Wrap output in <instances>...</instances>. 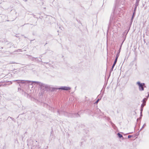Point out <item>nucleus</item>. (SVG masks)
I'll use <instances>...</instances> for the list:
<instances>
[{
    "instance_id": "nucleus-19",
    "label": "nucleus",
    "mask_w": 149,
    "mask_h": 149,
    "mask_svg": "<svg viewBox=\"0 0 149 149\" xmlns=\"http://www.w3.org/2000/svg\"><path fill=\"white\" fill-rule=\"evenodd\" d=\"M83 143V141H82L81 143V144H80V146H81L82 145Z\"/></svg>"
},
{
    "instance_id": "nucleus-29",
    "label": "nucleus",
    "mask_w": 149,
    "mask_h": 149,
    "mask_svg": "<svg viewBox=\"0 0 149 149\" xmlns=\"http://www.w3.org/2000/svg\"><path fill=\"white\" fill-rule=\"evenodd\" d=\"M1 86V85H0V87Z\"/></svg>"
},
{
    "instance_id": "nucleus-11",
    "label": "nucleus",
    "mask_w": 149,
    "mask_h": 149,
    "mask_svg": "<svg viewBox=\"0 0 149 149\" xmlns=\"http://www.w3.org/2000/svg\"><path fill=\"white\" fill-rule=\"evenodd\" d=\"M24 96L26 97H27L28 95V94L27 93H26L25 92H24Z\"/></svg>"
},
{
    "instance_id": "nucleus-12",
    "label": "nucleus",
    "mask_w": 149,
    "mask_h": 149,
    "mask_svg": "<svg viewBox=\"0 0 149 149\" xmlns=\"http://www.w3.org/2000/svg\"><path fill=\"white\" fill-rule=\"evenodd\" d=\"M12 84L11 81H8L6 83V85H10Z\"/></svg>"
},
{
    "instance_id": "nucleus-24",
    "label": "nucleus",
    "mask_w": 149,
    "mask_h": 149,
    "mask_svg": "<svg viewBox=\"0 0 149 149\" xmlns=\"http://www.w3.org/2000/svg\"><path fill=\"white\" fill-rule=\"evenodd\" d=\"M6 85H6V84H4L3 85H2L3 86H5Z\"/></svg>"
},
{
    "instance_id": "nucleus-21",
    "label": "nucleus",
    "mask_w": 149,
    "mask_h": 149,
    "mask_svg": "<svg viewBox=\"0 0 149 149\" xmlns=\"http://www.w3.org/2000/svg\"><path fill=\"white\" fill-rule=\"evenodd\" d=\"M18 52V50H15V51H14V52Z\"/></svg>"
},
{
    "instance_id": "nucleus-15",
    "label": "nucleus",
    "mask_w": 149,
    "mask_h": 149,
    "mask_svg": "<svg viewBox=\"0 0 149 149\" xmlns=\"http://www.w3.org/2000/svg\"><path fill=\"white\" fill-rule=\"evenodd\" d=\"M117 59H116H116H115V62H114V64H116V62H117Z\"/></svg>"
},
{
    "instance_id": "nucleus-16",
    "label": "nucleus",
    "mask_w": 149,
    "mask_h": 149,
    "mask_svg": "<svg viewBox=\"0 0 149 149\" xmlns=\"http://www.w3.org/2000/svg\"><path fill=\"white\" fill-rule=\"evenodd\" d=\"M36 61H37L38 62H40L41 61V60H39L38 59V58H37V59L36 60Z\"/></svg>"
},
{
    "instance_id": "nucleus-2",
    "label": "nucleus",
    "mask_w": 149,
    "mask_h": 149,
    "mask_svg": "<svg viewBox=\"0 0 149 149\" xmlns=\"http://www.w3.org/2000/svg\"><path fill=\"white\" fill-rule=\"evenodd\" d=\"M0 42H2L4 45V46L6 48L10 47L12 45L11 43L9 42L6 39L3 38L0 39Z\"/></svg>"
},
{
    "instance_id": "nucleus-6",
    "label": "nucleus",
    "mask_w": 149,
    "mask_h": 149,
    "mask_svg": "<svg viewBox=\"0 0 149 149\" xmlns=\"http://www.w3.org/2000/svg\"><path fill=\"white\" fill-rule=\"evenodd\" d=\"M58 89L65 91H68L70 90L71 88L70 87H68L61 86V87L59 88Z\"/></svg>"
},
{
    "instance_id": "nucleus-7",
    "label": "nucleus",
    "mask_w": 149,
    "mask_h": 149,
    "mask_svg": "<svg viewBox=\"0 0 149 149\" xmlns=\"http://www.w3.org/2000/svg\"><path fill=\"white\" fill-rule=\"evenodd\" d=\"M18 92H19L20 93H21L22 95L24 94V91L22 90L20 88H18Z\"/></svg>"
},
{
    "instance_id": "nucleus-5",
    "label": "nucleus",
    "mask_w": 149,
    "mask_h": 149,
    "mask_svg": "<svg viewBox=\"0 0 149 149\" xmlns=\"http://www.w3.org/2000/svg\"><path fill=\"white\" fill-rule=\"evenodd\" d=\"M13 81H17V83H18V84H19L20 83H22V84L25 83L26 82H27L28 83H29V82H31V81H28V80L25 81V80H14Z\"/></svg>"
},
{
    "instance_id": "nucleus-10",
    "label": "nucleus",
    "mask_w": 149,
    "mask_h": 149,
    "mask_svg": "<svg viewBox=\"0 0 149 149\" xmlns=\"http://www.w3.org/2000/svg\"><path fill=\"white\" fill-rule=\"evenodd\" d=\"M30 59L33 61H36L37 59V58L32 57V59L30 58Z\"/></svg>"
},
{
    "instance_id": "nucleus-13",
    "label": "nucleus",
    "mask_w": 149,
    "mask_h": 149,
    "mask_svg": "<svg viewBox=\"0 0 149 149\" xmlns=\"http://www.w3.org/2000/svg\"><path fill=\"white\" fill-rule=\"evenodd\" d=\"M118 136L120 138L123 137L122 135L120 134V133H118Z\"/></svg>"
},
{
    "instance_id": "nucleus-9",
    "label": "nucleus",
    "mask_w": 149,
    "mask_h": 149,
    "mask_svg": "<svg viewBox=\"0 0 149 149\" xmlns=\"http://www.w3.org/2000/svg\"><path fill=\"white\" fill-rule=\"evenodd\" d=\"M32 82H33V83H35L36 84H39V86H40V84H42V83H41V82H38V81H32Z\"/></svg>"
},
{
    "instance_id": "nucleus-14",
    "label": "nucleus",
    "mask_w": 149,
    "mask_h": 149,
    "mask_svg": "<svg viewBox=\"0 0 149 149\" xmlns=\"http://www.w3.org/2000/svg\"><path fill=\"white\" fill-rule=\"evenodd\" d=\"M27 56H28L29 57V58L30 59V58L32 59V57H32L31 55H27Z\"/></svg>"
},
{
    "instance_id": "nucleus-17",
    "label": "nucleus",
    "mask_w": 149,
    "mask_h": 149,
    "mask_svg": "<svg viewBox=\"0 0 149 149\" xmlns=\"http://www.w3.org/2000/svg\"><path fill=\"white\" fill-rule=\"evenodd\" d=\"M115 65V64H113L112 67V68H111L112 70H113V68L114 67V66Z\"/></svg>"
},
{
    "instance_id": "nucleus-22",
    "label": "nucleus",
    "mask_w": 149,
    "mask_h": 149,
    "mask_svg": "<svg viewBox=\"0 0 149 149\" xmlns=\"http://www.w3.org/2000/svg\"><path fill=\"white\" fill-rule=\"evenodd\" d=\"M99 99H98L97 100V101H96V103H98V101H99Z\"/></svg>"
},
{
    "instance_id": "nucleus-3",
    "label": "nucleus",
    "mask_w": 149,
    "mask_h": 149,
    "mask_svg": "<svg viewBox=\"0 0 149 149\" xmlns=\"http://www.w3.org/2000/svg\"><path fill=\"white\" fill-rule=\"evenodd\" d=\"M40 87L41 89L43 90L45 89L47 91H50L51 87L45 84H40Z\"/></svg>"
},
{
    "instance_id": "nucleus-1",
    "label": "nucleus",
    "mask_w": 149,
    "mask_h": 149,
    "mask_svg": "<svg viewBox=\"0 0 149 149\" xmlns=\"http://www.w3.org/2000/svg\"><path fill=\"white\" fill-rule=\"evenodd\" d=\"M83 111V110L81 111L80 112H79L78 113H68L66 112H64V114L65 115L67 116L68 117H70L71 118L73 117H78L79 116H80V112L81 111Z\"/></svg>"
},
{
    "instance_id": "nucleus-27",
    "label": "nucleus",
    "mask_w": 149,
    "mask_h": 149,
    "mask_svg": "<svg viewBox=\"0 0 149 149\" xmlns=\"http://www.w3.org/2000/svg\"><path fill=\"white\" fill-rule=\"evenodd\" d=\"M58 112L59 114V111H58Z\"/></svg>"
},
{
    "instance_id": "nucleus-8",
    "label": "nucleus",
    "mask_w": 149,
    "mask_h": 149,
    "mask_svg": "<svg viewBox=\"0 0 149 149\" xmlns=\"http://www.w3.org/2000/svg\"><path fill=\"white\" fill-rule=\"evenodd\" d=\"M59 89L58 88H52L51 87L50 89V91H56V90Z\"/></svg>"
},
{
    "instance_id": "nucleus-26",
    "label": "nucleus",
    "mask_w": 149,
    "mask_h": 149,
    "mask_svg": "<svg viewBox=\"0 0 149 149\" xmlns=\"http://www.w3.org/2000/svg\"><path fill=\"white\" fill-rule=\"evenodd\" d=\"M143 106H144L143 105H141V107H143Z\"/></svg>"
},
{
    "instance_id": "nucleus-28",
    "label": "nucleus",
    "mask_w": 149,
    "mask_h": 149,
    "mask_svg": "<svg viewBox=\"0 0 149 149\" xmlns=\"http://www.w3.org/2000/svg\"><path fill=\"white\" fill-rule=\"evenodd\" d=\"M1 48L2 49H3V47H1Z\"/></svg>"
},
{
    "instance_id": "nucleus-20",
    "label": "nucleus",
    "mask_w": 149,
    "mask_h": 149,
    "mask_svg": "<svg viewBox=\"0 0 149 149\" xmlns=\"http://www.w3.org/2000/svg\"><path fill=\"white\" fill-rule=\"evenodd\" d=\"M118 56V54H117V55H116V59H117Z\"/></svg>"
},
{
    "instance_id": "nucleus-25",
    "label": "nucleus",
    "mask_w": 149,
    "mask_h": 149,
    "mask_svg": "<svg viewBox=\"0 0 149 149\" xmlns=\"http://www.w3.org/2000/svg\"><path fill=\"white\" fill-rule=\"evenodd\" d=\"M18 50V52H19V51H21V49H17Z\"/></svg>"
},
{
    "instance_id": "nucleus-4",
    "label": "nucleus",
    "mask_w": 149,
    "mask_h": 149,
    "mask_svg": "<svg viewBox=\"0 0 149 149\" xmlns=\"http://www.w3.org/2000/svg\"><path fill=\"white\" fill-rule=\"evenodd\" d=\"M137 84L139 86V89L140 91H143L144 90L143 86L144 85V83H141L139 82H138Z\"/></svg>"
},
{
    "instance_id": "nucleus-23",
    "label": "nucleus",
    "mask_w": 149,
    "mask_h": 149,
    "mask_svg": "<svg viewBox=\"0 0 149 149\" xmlns=\"http://www.w3.org/2000/svg\"><path fill=\"white\" fill-rule=\"evenodd\" d=\"M132 136H131V135H129V136H128V138H130L132 137Z\"/></svg>"
},
{
    "instance_id": "nucleus-18",
    "label": "nucleus",
    "mask_w": 149,
    "mask_h": 149,
    "mask_svg": "<svg viewBox=\"0 0 149 149\" xmlns=\"http://www.w3.org/2000/svg\"><path fill=\"white\" fill-rule=\"evenodd\" d=\"M9 63L10 64H14V63H15L14 62H10Z\"/></svg>"
}]
</instances>
